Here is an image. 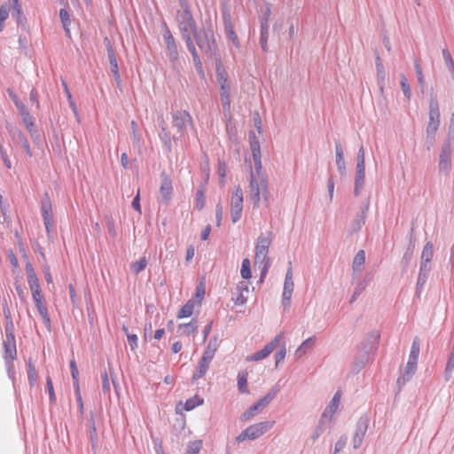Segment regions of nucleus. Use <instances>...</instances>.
I'll use <instances>...</instances> for the list:
<instances>
[{
  "instance_id": "nucleus-1",
  "label": "nucleus",
  "mask_w": 454,
  "mask_h": 454,
  "mask_svg": "<svg viewBox=\"0 0 454 454\" xmlns=\"http://www.w3.org/2000/svg\"><path fill=\"white\" fill-rule=\"evenodd\" d=\"M193 38L200 50L207 56V59L216 60V63L221 61L218 45L215 32L199 30V27L193 33Z\"/></svg>"
},
{
  "instance_id": "nucleus-2",
  "label": "nucleus",
  "mask_w": 454,
  "mask_h": 454,
  "mask_svg": "<svg viewBox=\"0 0 454 454\" xmlns=\"http://www.w3.org/2000/svg\"><path fill=\"white\" fill-rule=\"evenodd\" d=\"M172 127L176 131V135L173 136V141L183 139L187 133V127L193 125V120L190 113L186 110H176L172 113Z\"/></svg>"
},
{
  "instance_id": "nucleus-3",
  "label": "nucleus",
  "mask_w": 454,
  "mask_h": 454,
  "mask_svg": "<svg viewBox=\"0 0 454 454\" xmlns=\"http://www.w3.org/2000/svg\"><path fill=\"white\" fill-rule=\"evenodd\" d=\"M270 242L271 241L269 238L260 236L255 246L254 262L255 263H263V267L261 270L260 281H263L270 268L268 252Z\"/></svg>"
},
{
  "instance_id": "nucleus-4",
  "label": "nucleus",
  "mask_w": 454,
  "mask_h": 454,
  "mask_svg": "<svg viewBox=\"0 0 454 454\" xmlns=\"http://www.w3.org/2000/svg\"><path fill=\"white\" fill-rule=\"evenodd\" d=\"M279 390V385H275L263 397L260 398L256 403L252 404L247 411H245L241 414L240 419L242 421H247L251 419L260 409L266 407L269 403H271Z\"/></svg>"
},
{
  "instance_id": "nucleus-5",
  "label": "nucleus",
  "mask_w": 454,
  "mask_h": 454,
  "mask_svg": "<svg viewBox=\"0 0 454 454\" xmlns=\"http://www.w3.org/2000/svg\"><path fill=\"white\" fill-rule=\"evenodd\" d=\"M273 422L262 421L249 426L243 430L235 439L236 442L240 443L247 440H255L271 428Z\"/></svg>"
},
{
  "instance_id": "nucleus-6",
  "label": "nucleus",
  "mask_w": 454,
  "mask_h": 454,
  "mask_svg": "<svg viewBox=\"0 0 454 454\" xmlns=\"http://www.w3.org/2000/svg\"><path fill=\"white\" fill-rule=\"evenodd\" d=\"M216 79L220 84V98L224 111H230L231 108V94L230 84L228 82L227 74L222 68L221 61L216 63Z\"/></svg>"
},
{
  "instance_id": "nucleus-7",
  "label": "nucleus",
  "mask_w": 454,
  "mask_h": 454,
  "mask_svg": "<svg viewBox=\"0 0 454 454\" xmlns=\"http://www.w3.org/2000/svg\"><path fill=\"white\" fill-rule=\"evenodd\" d=\"M441 123L439 104L436 97L432 92L429 100L428 121L426 130L437 131Z\"/></svg>"
},
{
  "instance_id": "nucleus-8",
  "label": "nucleus",
  "mask_w": 454,
  "mask_h": 454,
  "mask_svg": "<svg viewBox=\"0 0 454 454\" xmlns=\"http://www.w3.org/2000/svg\"><path fill=\"white\" fill-rule=\"evenodd\" d=\"M243 201L244 198L242 190L238 186L232 192L231 201V218L233 223H236L241 218Z\"/></svg>"
},
{
  "instance_id": "nucleus-9",
  "label": "nucleus",
  "mask_w": 454,
  "mask_h": 454,
  "mask_svg": "<svg viewBox=\"0 0 454 454\" xmlns=\"http://www.w3.org/2000/svg\"><path fill=\"white\" fill-rule=\"evenodd\" d=\"M52 205L48 192H44L41 200L40 210L43 220V224L47 232V235L51 237L52 233V217H51Z\"/></svg>"
},
{
  "instance_id": "nucleus-10",
  "label": "nucleus",
  "mask_w": 454,
  "mask_h": 454,
  "mask_svg": "<svg viewBox=\"0 0 454 454\" xmlns=\"http://www.w3.org/2000/svg\"><path fill=\"white\" fill-rule=\"evenodd\" d=\"M380 335L378 331L370 332L360 345V352L373 356L378 349Z\"/></svg>"
},
{
  "instance_id": "nucleus-11",
  "label": "nucleus",
  "mask_w": 454,
  "mask_h": 454,
  "mask_svg": "<svg viewBox=\"0 0 454 454\" xmlns=\"http://www.w3.org/2000/svg\"><path fill=\"white\" fill-rule=\"evenodd\" d=\"M370 423L369 417L364 414L359 418L356 425V430L353 436V448L358 449L364 441Z\"/></svg>"
},
{
  "instance_id": "nucleus-12",
  "label": "nucleus",
  "mask_w": 454,
  "mask_h": 454,
  "mask_svg": "<svg viewBox=\"0 0 454 454\" xmlns=\"http://www.w3.org/2000/svg\"><path fill=\"white\" fill-rule=\"evenodd\" d=\"M249 143L250 149L252 151L253 160L254 163V169L257 176L260 177L262 175V154H261V146L258 138L256 137L254 132H249Z\"/></svg>"
},
{
  "instance_id": "nucleus-13",
  "label": "nucleus",
  "mask_w": 454,
  "mask_h": 454,
  "mask_svg": "<svg viewBox=\"0 0 454 454\" xmlns=\"http://www.w3.org/2000/svg\"><path fill=\"white\" fill-rule=\"evenodd\" d=\"M369 207L370 201L368 199L367 201L360 207L359 211L356 213L353 222L351 223L350 228L348 230L350 235L358 232L364 225Z\"/></svg>"
},
{
  "instance_id": "nucleus-14",
  "label": "nucleus",
  "mask_w": 454,
  "mask_h": 454,
  "mask_svg": "<svg viewBox=\"0 0 454 454\" xmlns=\"http://www.w3.org/2000/svg\"><path fill=\"white\" fill-rule=\"evenodd\" d=\"M439 170L449 172L451 168V145L450 139L442 145L439 154Z\"/></svg>"
},
{
  "instance_id": "nucleus-15",
  "label": "nucleus",
  "mask_w": 454,
  "mask_h": 454,
  "mask_svg": "<svg viewBox=\"0 0 454 454\" xmlns=\"http://www.w3.org/2000/svg\"><path fill=\"white\" fill-rule=\"evenodd\" d=\"M160 194L161 197V201L163 203H168L171 198L173 193V185L172 180L169 175L166 171H162L160 173Z\"/></svg>"
},
{
  "instance_id": "nucleus-16",
  "label": "nucleus",
  "mask_w": 454,
  "mask_h": 454,
  "mask_svg": "<svg viewBox=\"0 0 454 454\" xmlns=\"http://www.w3.org/2000/svg\"><path fill=\"white\" fill-rule=\"evenodd\" d=\"M249 189V199L253 204V207L258 208L261 200L260 184L252 168L250 171Z\"/></svg>"
},
{
  "instance_id": "nucleus-17",
  "label": "nucleus",
  "mask_w": 454,
  "mask_h": 454,
  "mask_svg": "<svg viewBox=\"0 0 454 454\" xmlns=\"http://www.w3.org/2000/svg\"><path fill=\"white\" fill-rule=\"evenodd\" d=\"M105 43L106 46L107 58L109 60L111 72L113 73L115 81L119 82L121 81V75L119 73L115 51L107 37L105 38Z\"/></svg>"
},
{
  "instance_id": "nucleus-18",
  "label": "nucleus",
  "mask_w": 454,
  "mask_h": 454,
  "mask_svg": "<svg viewBox=\"0 0 454 454\" xmlns=\"http://www.w3.org/2000/svg\"><path fill=\"white\" fill-rule=\"evenodd\" d=\"M281 335H277L270 342L266 344L262 349L254 352L250 359L253 361H259L266 358L279 344Z\"/></svg>"
},
{
  "instance_id": "nucleus-19",
  "label": "nucleus",
  "mask_w": 454,
  "mask_h": 454,
  "mask_svg": "<svg viewBox=\"0 0 454 454\" xmlns=\"http://www.w3.org/2000/svg\"><path fill=\"white\" fill-rule=\"evenodd\" d=\"M223 20L226 37L232 42L233 45L236 48H239L240 43L238 38V35L234 31L231 18L229 12H226L223 13Z\"/></svg>"
},
{
  "instance_id": "nucleus-20",
  "label": "nucleus",
  "mask_w": 454,
  "mask_h": 454,
  "mask_svg": "<svg viewBox=\"0 0 454 454\" xmlns=\"http://www.w3.org/2000/svg\"><path fill=\"white\" fill-rule=\"evenodd\" d=\"M10 136L12 137V140L16 144H21L22 147L26 151V153L29 156H33V153L31 151L29 142L25 136V134L19 129H9Z\"/></svg>"
},
{
  "instance_id": "nucleus-21",
  "label": "nucleus",
  "mask_w": 454,
  "mask_h": 454,
  "mask_svg": "<svg viewBox=\"0 0 454 454\" xmlns=\"http://www.w3.org/2000/svg\"><path fill=\"white\" fill-rule=\"evenodd\" d=\"M12 9V17L15 20L18 27H22L24 29H27V18L25 17L22 10L21 4L20 0L12 1L11 5Z\"/></svg>"
},
{
  "instance_id": "nucleus-22",
  "label": "nucleus",
  "mask_w": 454,
  "mask_h": 454,
  "mask_svg": "<svg viewBox=\"0 0 454 454\" xmlns=\"http://www.w3.org/2000/svg\"><path fill=\"white\" fill-rule=\"evenodd\" d=\"M176 20L177 26L187 25L190 28H192L193 32L199 27L192 12H180V11H176Z\"/></svg>"
},
{
  "instance_id": "nucleus-23",
  "label": "nucleus",
  "mask_w": 454,
  "mask_h": 454,
  "mask_svg": "<svg viewBox=\"0 0 454 454\" xmlns=\"http://www.w3.org/2000/svg\"><path fill=\"white\" fill-rule=\"evenodd\" d=\"M17 110L22 118V121L25 124L27 131H32V128L35 124V118L30 114L29 110L24 103L17 104Z\"/></svg>"
},
{
  "instance_id": "nucleus-24",
  "label": "nucleus",
  "mask_w": 454,
  "mask_h": 454,
  "mask_svg": "<svg viewBox=\"0 0 454 454\" xmlns=\"http://www.w3.org/2000/svg\"><path fill=\"white\" fill-rule=\"evenodd\" d=\"M335 155H336V165L338 171L340 176L346 175V163L344 160V152L340 143L336 140L335 141Z\"/></svg>"
},
{
  "instance_id": "nucleus-25",
  "label": "nucleus",
  "mask_w": 454,
  "mask_h": 454,
  "mask_svg": "<svg viewBox=\"0 0 454 454\" xmlns=\"http://www.w3.org/2000/svg\"><path fill=\"white\" fill-rule=\"evenodd\" d=\"M211 361H212L211 359H209L204 356H201V358L198 364V368H197L196 372L193 373L192 378V381L193 383L195 381H197L199 379L202 378L206 374V372H207V370L209 368Z\"/></svg>"
},
{
  "instance_id": "nucleus-26",
  "label": "nucleus",
  "mask_w": 454,
  "mask_h": 454,
  "mask_svg": "<svg viewBox=\"0 0 454 454\" xmlns=\"http://www.w3.org/2000/svg\"><path fill=\"white\" fill-rule=\"evenodd\" d=\"M340 402V393L338 391L334 394L332 400L328 403V405L325 407V411L322 413V418H332L333 415L335 413V411L338 409V406Z\"/></svg>"
},
{
  "instance_id": "nucleus-27",
  "label": "nucleus",
  "mask_w": 454,
  "mask_h": 454,
  "mask_svg": "<svg viewBox=\"0 0 454 454\" xmlns=\"http://www.w3.org/2000/svg\"><path fill=\"white\" fill-rule=\"evenodd\" d=\"M364 177H365V167H356V176H355V187H354V194L355 196H359L361 193V190L364 184Z\"/></svg>"
},
{
  "instance_id": "nucleus-28",
  "label": "nucleus",
  "mask_w": 454,
  "mask_h": 454,
  "mask_svg": "<svg viewBox=\"0 0 454 454\" xmlns=\"http://www.w3.org/2000/svg\"><path fill=\"white\" fill-rule=\"evenodd\" d=\"M372 357L369 355L360 352L356 357L351 366L353 373H358L369 363Z\"/></svg>"
},
{
  "instance_id": "nucleus-29",
  "label": "nucleus",
  "mask_w": 454,
  "mask_h": 454,
  "mask_svg": "<svg viewBox=\"0 0 454 454\" xmlns=\"http://www.w3.org/2000/svg\"><path fill=\"white\" fill-rule=\"evenodd\" d=\"M268 37H269L268 20H267V18H264L261 21L260 39H259V43L264 52H267L269 51L268 43H267Z\"/></svg>"
},
{
  "instance_id": "nucleus-30",
  "label": "nucleus",
  "mask_w": 454,
  "mask_h": 454,
  "mask_svg": "<svg viewBox=\"0 0 454 454\" xmlns=\"http://www.w3.org/2000/svg\"><path fill=\"white\" fill-rule=\"evenodd\" d=\"M159 138L163 145L164 149L170 153L172 151V140L173 137L168 130V128L162 127V130L159 131Z\"/></svg>"
},
{
  "instance_id": "nucleus-31",
  "label": "nucleus",
  "mask_w": 454,
  "mask_h": 454,
  "mask_svg": "<svg viewBox=\"0 0 454 454\" xmlns=\"http://www.w3.org/2000/svg\"><path fill=\"white\" fill-rule=\"evenodd\" d=\"M365 262V252L364 250H359L356 255L354 256L352 262V270L354 271V276L356 273L362 272V267Z\"/></svg>"
},
{
  "instance_id": "nucleus-32",
  "label": "nucleus",
  "mask_w": 454,
  "mask_h": 454,
  "mask_svg": "<svg viewBox=\"0 0 454 454\" xmlns=\"http://www.w3.org/2000/svg\"><path fill=\"white\" fill-rule=\"evenodd\" d=\"M376 69H377V78H378V85L381 92H383L385 86V78L386 73L383 64L381 63V59L379 55L376 57Z\"/></svg>"
},
{
  "instance_id": "nucleus-33",
  "label": "nucleus",
  "mask_w": 454,
  "mask_h": 454,
  "mask_svg": "<svg viewBox=\"0 0 454 454\" xmlns=\"http://www.w3.org/2000/svg\"><path fill=\"white\" fill-rule=\"evenodd\" d=\"M415 242L416 239L412 236V234L410 237V243L406 248V251L404 252L403 258H402V263L404 268H407L409 265L414 253L415 248Z\"/></svg>"
},
{
  "instance_id": "nucleus-34",
  "label": "nucleus",
  "mask_w": 454,
  "mask_h": 454,
  "mask_svg": "<svg viewBox=\"0 0 454 454\" xmlns=\"http://www.w3.org/2000/svg\"><path fill=\"white\" fill-rule=\"evenodd\" d=\"M167 49V56L168 58L169 62L172 65V67L176 69L179 65V52L177 43L174 45H170L166 48Z\"/></svg>"
},
{
  "instance_id": "nucleus-35",
  "label": "nucleus",
  "mask_w": 454,
  "mask_h": 454,
  "mask_svg": "<svg viewBox=\"0 0 454 454\" xmlns=\"http://www.w3.org/2000/svg\"><path fill=\"white\" fill-rule=\"evenodd\" d=\"M206 187L204 184H200L196 192L195 198V207L200 211L204 208L206 203Z\"/></svg>"
},
{
  "instance_id": "nucleus-36",
  "label": "nucleus",
  "mask_w": 454,
  "mask_h": 454,
  "mask_svg": "<svg viewBox=\"0 0 454 454\" xmlns=\"http://www.w3.org/2000/svg\"><path fill=\"white\" fill-rule=\"evenodd\" d=\"M195 307V302L192 299L188 300L184 305L179 309L177 318H185L192 315Z\"/></svg>"
},
{
  "instance_id": "nucleus-37",
  "label": "nucleus",
  "mask_w": 454,
  "mask_h": 454,
  "mask_svg": "<svg viewBox=\"0 0 454 454\" xmlns=\"http://www.w3.org/2000/svg\"><path fill=\"white\" fill-rule=\"evenodd\" d=\"M29 288L32 293V297L34 301H37L39 300H43V296L42 295L40 285H39V279H33L27 281Z\"/></svg>"
},
{
  "instance_id": "nucleus-38",
  "label": "nucleus",
  "mask_w": 454,
  "mask_h": 454,
  "mask_svg": "<svg viewBox=\"0 0 454 454\" xmlns=\"http://www.w3.org/2000/svg\"><path fill=\"white\" fill-rule=\"evenodd\" d=\"M4 346V359L5 361H14L17 358V348L16 344L12 343L3 344Z\"/></svg>"
},
{
  "instance_id": "nucleus-39",
  "label": "nucleus",
  "mask_w": 454,
  "mask_h": 454,
  "mask_svg": "<svg viewBox=\"0 0 454 454\" xmlns=\"http://www.w3.org/2000/svg\"><path fill=\"white\" fill-rule=\"evenodd\" d=\"M217 348H218L217 337L215 336L208 341L202 356L213 360Z\"/></svg>"
},
{
  "instance_id": "nucleus-40",
  "label": "nucleus",
  "mask_w": 454,
  "mask_h": 454,
  "mask_svg": "<svg viewBox=\"0 0 454 454\" xmlns=\"http://www.w3.org/2000/svg\"><path fill=\"white\" fill-rule=\"evenodd\" d=\"M420 352V342L419 337H415L412 340L410 355H409V360L414 361L418 363L419 356Z\"/></svg>"
},
{
  "instance_id": "nucleus-41",
  "label": "nucleus",
  "mask_w": 454,
  "mask_h": 454,
  "mask_svg": "<svg viewBox=\"0 0 454 454\" xmlns=\"http://www.w3.org/2000/svg\"><path fill=\"white\" fill-rule=\"evenodd\" d=\"M203 398L200 397L198 395H193L192 397L187 399L184 403V409L187 411H190L196 407L203 404Z\"/></svg>"
},
{
  "instance_id": "nucleus-42",
  "label": "nucleus",
  "mask_w": 454,
  "mask_h": 454,
  "mask_svg": "<svg viewBox=\"0 0 454 454\" xmlns=\"http://www.w3.org/2000/svg\"><path fill=\"white\" fill-rule=\"evenodd\" d=\"M315 340H316V337L312 336V337L308 338L304 341H302V343L296 349L295 356L299 358L303 354H305L307 352V350L312 347V345L314 344Z\"/></svg>"
},
{
  "instance_id": "nucleus-43",
  "label": "nucleus",
  "mask_w": 454,
  "mask_h": 454,
  "mask_svg": "<svg viewBox=\"0 0 454 454\" xmlns=\"http://www.w3.org/2000/svg\"><path fill=\"white\" fill-rule=\"evenodd\" d=\"M238 388L241 394H249V390L247 388V372H239L238 374Z\"/></svg>"
},
{
  "instance_id": "nucleus-44",
  "label": "nucleus",
  "mask_w": 454,
  "mask_h": 454,
  "mask_svg": "<svg viewBox=\"0 0 454 454\" xmlns=\"http://www.w3.org/2000/svg\"><path fill=\"white\" fill-rule=\"evenodd\" d=\"M366 286H367V280L366 279L359 280L356 283L355 290H354V293H353L352 296L349 299V303L350 304H352L353 302H355L356 301L357 297L364 291Z\"/></svg>"
},
{
  "instance_id": "nucleus-45",
  "label": "nucleus",
  "mask_w": 454,
  "mask_h": 454,
  "mask_svg": "<svg viewBox=\"0 0 454 454\" xmlns=\"http://www.w3.org/2000/svg\"><path fill=\"white\" fill-rule=\"evenodd\" d=\"M434 255V245L432 242L428 241L425 244L422 253H421V260L425 262H430Z\"/></svg>"
},
{
  "instance_id": "nucleus-46",
  "label": "nucleus",
  "mask_w": 454,
  "mask_h": 454,
  "mask_svg": "<svg viewBox=\"0 0 454 454\" xmlns=\"http://www.w3.org/2000/svg\"><path fill=\"white\" fill-rule=\"evenodd\" d=\"M147 265V259L145 256L141 257L138 261L130 264V270L135 275L142 272Z\"/></svg>"
},
{
  "instance_id": "nucleus-47",
  "label": "nucleus",
  "mask_w": 454,
  "mask_h": 454,
  "mask_svg": "<svg viewBox=\"0 0 454 454\" xmlns=\"http://www.w3.org/2000/svg\"><path fill=\"white\" fill-rule=\"evenodd\" d=\"M178 327L179 329L184 330L183 333H184L185 335L194 334L198 328L197 320L192 319L191 322L187 324H180Z\"/></svg>"
},
{
  "instance_id": "nucleus-48",
  "label": "nucleus",
  "mask_w": 454,
  "mask_h": 454,
  "mask_svg": "<svg viewBox=\"0 0 454 454\" xmlns=\"http://www.w3.org/2000/svg\"><path fill=\"white\" fill-rule=\"evenodd\" d=\"M27 380L30 386H34L37 381V372L31 358H29L27 363Z\"/></svg>"
},
{
  "instance_id": "nucleus-49",
  "label": "nucleus",
  "mask_w": 454,
  "mask_h": 454,
  "mask_svg": "<svg viewBox=\"0 0 454 454\" xmlns=\"http://www.w3.org/2000/svg\"><path fill=\"white\" fill-rule=\"evenodd\" d=\"M89 425H90L89 436H90V441L92 442V446H93L94 443H96L98 442V437L94 415L92 412L90 413V418L89 419Z\"/></svg>"
},
{
  "instance_id": "nucleus-50",
  "label": "nucleus",
  "mask_w": 454,
  "mask_h": 454,
  "mask_svg": "<svg viewBox=\"0 0 454 454\" xmlns=\"http://www.w3.org/2000/svg\"><path fill=\"white\" fill-rule=\"evenodd\" d=\"M454 372V353L451 352L446 364L445 371H444V378L446 381H449Z\"/></svg>"
},
{
  "instance_id": "nucleus-51",
  "label": "nucleus",
  "mask_w": 454,
  "mask_h": 454,
  "mask_svg": "<svg viewBox=\"0 0 454 454\" xmlns=\"http://www.w3.org/2000/svg\"><path fill=\"white\" fill-rule=\"evenodd\" d=\"M400 78H401L400 85H401L403 93L405 98L409 101L411 98V86L408 82L407 78L405 77V75L403 74H401Z\"/></svg>"
},
{
  "instance_id": "nucleus-52",
  "label": "nucleus",
  "mask_w": 454,
  "mask_h": 454,
  "mask_svg": "<svg viewBox=\"0 0 454 454\" xmlns=\"http://www.w3.org/2000/svg\"><path fill=\"white\" fill-rule=\"evenodd\" d=\"M240 275L244 279H250L252 278L251 264L247 258H245L242 262Z\"/></svg>"
},
{
  "instance_id": "nucleus-53",
  "label": "nucleus",
  "mask_w": 454,
  "mask_h": 454,
  "mask_svg": "<svg viewBox=\"0 0 454 454\" xmlns=\"http://www.w3.org/2000/svg\"><path fill=\"white\" fill-rule=\"evenodd\" d=\"M413 375H414V373H412L411 372H406L404 370L402 372V375L400 377H398V379L396 380L398 392L401 391L402 387L412 379Z\"/></svg>"
},
{
  "instance_id": "nucleus-54",
  "label": "nucleus",
  "mask_w": 454,
  "mask_h": 454,
  "mask_svg": "<svg viewBox=\"0 0 454 454\" xmlns=\"http://www.w3.org/2000/svg\"><path fill=\"white\" fill-rule=\"evenodd\" d=\"M163 27H164L163 39H164V42L166 44V48L170 45L176 44L175 37L173 36L171 31L169 30L168 27L167 26V24L165 22L163 23Z\"/></svg>"
},
{
  "instance_id": "nucleus-55",
  "label": "nucleus",
  "mask_w": 454,
  "mask_h": 454,
  "mask_svg": "<svg viewBox=\"0 0 454 454\" xmlns=\"http://www.w3.org/2000/svg\"><path fill=\"white\" fill-rule=\"evenodd\" d=\"M427 278H428V276L425 275L424 273L419 274L418 279H417V284H416V292H415V296L417 298L420 297V294L423 291L424 286H425Z\"/></svg>"
},
{
  "instance_id": "nucleus-56",
  "label": "nucleus",
  "mask_w": 454,
  "mask_h": 454,
  "mask_svg": "<svg viewBox=\"0 0 454 454\" xmlns=\"http://www.w3.org/2000/svg\"><path fill=\"white\" fill-rule=\"evenodd\" d=\"M325 419L321 417V419L318 421L317 426L316 427L314 432L311 434L312 440L315 442L318 439V437L324 433L325 430V422L324 420Z\"/></svg>"
},
{
  "instance_id": "nucleus-57",
  "label": "nucleus",
  "mask_w": 454,
  "mask_h": 454,
  "mask_svg": "<svg viewBox=\"0 0 454 454\" xmlns=\"http://www.w3.org/2000/svg\"><path fill=\"white\" fill-rule=\"evenodd\" d=\"M10 8L6 4L0 5V32L3 31L4 26V22L8 19Z\"/></svg>"
},
{
  "instance_id": "nucleus-58",
  "label": "nucleus",
  "mask_w": 454,
  "mask_h": 454,
  "mask_svg": "<svg viewBox=\"0 0 454 454\" xmlns=\"http://www.w3.org/2000/svg\"><path fill=\"white\" fill-rule=\"evenodd\" d=\"M46 387L49 393V399L51 404H56L57 398L54 393L52 380L50 376L46 377Z\"/></svg>"
},
{
  "instance_id": "nucleus-59",
  "label": "nucleus",
  "mask_w": 454,
  "mask_h": 454,
  "mask_svg": "<svg viewBox=\"0 0 454 454\" xmlns=\"http://www.w3.org/2000/svg\"><path fill=\"white\" fill-rule=\"evenodd\" d=\"M201 447L202 442L200 440L191 442L187 446L186 452L187 454H199Z\"/></svg>"
},
{
  "instance_id": "nucleus-60",
  "label": "nucleus",
  "mask_w": 454,
  "mask_h": 454,
  "mask_svg": "<svg viewBox=\"0 0 454 454\" xmlns=\"http://www.w3.org/2000/svg\"><path fill=\"white\" fill-rule=\"evenodd\" d=\"M70 371H71V376L73 379L74 387L80 386L79 385V371H78V368H77V365H76V363L74 360L70 361Z\"/></svg>"
},
{
  "instance_id": "nucleus-61",
  "label": "nucleus",
  "mask_w": 454,
  "mask_h": 454,
  "mask_svg": "<svg viewBox=\"0 0 454 454\" xmlns=\"http://www.w3.org/2000/svg\"><path fill=\"white\" fill-rule=\"evenodd\" d=\"M178 28L184 41L193 38V30L189 26H178Z\"/></svg>"
},
{
  "instance_id": "nucleus-62",
  "label": "nucleus",
  "mask_w": 454,
  "mask_h": 454,
  "mask_svg": "<svg viewBox=\"0 0 454 454\" xmlns=\"http://www.w3.org/2000/svg\"><path fill=\"white\" fill-rule=\"evenodd\" d=\"M192 61L194 63V66H195V68H196V71H197L199 76L201 79H204L205 78V72H204L202 62L200 60V56L199 55L193 56L192 57Z\"/></svg>"
},
{
  "instance_id": "nucleus-63",
  "label": "nucleus",
  "mask_w": 454,
  "mask_h": 454,
  "mask_svg": "<svg viewBox=\"0 0 454 454\" xmlns=\"http://www.w3.org/2000/svg\"><path fill=\"white\" fill-rule=\"evenodd\" d=\"M59 18L63 27L70 26L71 20L68 11L66 8L59 10Z\"/></svg>"
},
{
  "instance_id": "nucleus-64",
  "label": "nucleus",
  "mask_w": 454,
  "mask_h": 454,
  "mask_svg": "<svg viewBox=\"0 0 454 454\" xmlns=\"http://www.w3.org/2000/svg\"><path fill=\"white\" fill-rule=\"evenodd\" d=\"M347 441V436H340L334 445L333 454H338L346 446Z\"/></svg>"
}]
</instances>
